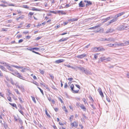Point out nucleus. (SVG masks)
Instances as JSON below:
<instances>
[{
  "mask_svg": "<svg viewBox=\"0 0 129 129\" xmlns=\"http://www.w3.org/2000/svg\"><path fill=\"white\" fill-rule=\"evenodd\" d=\"M71 90L72 92L74 93H78L79 89H77L76 88H74V86L73 84H72L70 86Z\"/></svg>",
  "mask_w": 129,
  "mask_h": 129,
  "instance_id": "obj_1",
  "label": "nucleus"
},
{
  "mask_svg": "<svg viewBox=\"0 0 129 129\" xmlns=\"http://www.w3.org/2000/svg\"><path fill=\"white\" fill-rule=\"evenodd\" d=\"M100 59L101 61H105V62H107L110 61L111 60V59L109 57L106 58V57L105 56H102L100 58Z\"/></svg>",
  "mask_w": 129,
  "mask_h": 129,
  "instance_id": "obj_2",
  "label": "nucleus"
},
{
  "mask_svg": "<svg viewBox=\"0 0 129 129\" xmlns=\"http://www.w3.org/2000/svg\"><path fill=\"white\" fill-rule=\"evenodd\" d=\"M27 49H28L29 50L33 52L34 53L36 54L40 55V54L38 52H35L34 50L37 51L39 50V48H30V49H29L27 48Z\"/></svg>",
  "mask_w": 129,
  "mask_h": 129,
  "instance_id": "obj_3",
  "label": "nucleus"
},
{
  "mask_svg": "<svg viewBox=\"0 0 129 129\" xmlns=\"http://www.w3.org/2000/svg\"><path fill=\"white\" fill-rule=\"evenodd\" d=\"M71 127H75L77 128L78 126V122L77 121H74L73 122H71L70 123Z\"/></svg>",
  "mask_w": 129,
  "mask_h": 129,
  "instance_id": "obj_4",
  "label": "nucleus"
},
{
  "mask_svg": "<svg viewBox=\"0 0 129 129\" xmlns=\"http://www.w3.org/2000/svg\"><path fill=\"white\" fill-rule=\"evenodd\" d=\"M93 50L95 52H97L101 51H104L105 50V49L103 48L95 47L93 48Z\"/></svg>",
  "mask_w": 129,
  "mask_h": 129,
  "instance_id": "obj_5",
  "label": "nucleus"
},
{
  "mask_svg": "<svg viewBox=\"0 0 129 129\" xmlns=\"http://www.w3.org/2000/svg\"><path fill=\"white\" fill-rule=\"evenodd\" d=\"M127 27L125 24L121 26L119 28V30H123L124 29H126Z\"/></svg>",
  "mask_w": 129,
  "mask_h": 129,
  "instance_id": "obj_6",
  "label": "nucleus"
},
{
  "mask_svg": "<svg viewBox=\"0 0 129 129\" xmlns=\"http://www.w3.org/2000/svg\"><path fill=\"white\" fill-rule=\"evenodd\" d=\"M86 55L85 54H82L78 55L76 57L79 59H82L84 57H86Z\"/></svg>",
  "mask_w": 129,
  "mask_h": 129,
  "instance_id": "obj_7",
  "label": "nucleus"
},
{
  "mask_svg": "<svg viewBox=\"0 0 129 129\" xmlns=\"http://www.w3.org/2000/svg\"><path fill=\"white\" fill-rule=\"evenodd\" d=\"M84 2L86 3V7L89 5H91L92 4V2L90 1H88L85 0L84 1Z\"/></svg>",
  "mask_w": 129,
  "mask_h": 129,
  "instance_id": "obj_8",
  "label": "nucleus"
},
{
  "mask_svg": "<svg viewBox=\"0 0 129 129\" xmlns=\"http://www.w3.org/2000/svg\"><path fill=\"white\" fill-rule=\"evenodd\" d=\"M17 77L19 78L20 79H22L23 80H24V77L22 76L21 74L18 73V74L16 76Z\"/></svg>",
  "mask_w": 129,
  "mask_h": 129,
  "instance_id": "obj_9",
  "label": "nucleus"
},
{
  "mask_svg": "<svg viewBox=\"0 0 129 129\" xmlns=\"http://www.w3.org/2000/svg\"><path fill=\"white\" fill-rule=\"evenodd\" d=\"M98 91L101 96L102 97H104V96L103 95V93L102 91V90L101 88H99L98 89Z\"/></svg>",
  "mask_w": 129,
  "mask_h": 129,
  "instance_id": "obj_10",
  "label": "nucleus"
},
{
  "mask_svg": "<svg viewBox=\"0 0 129 129\" xmlns=\"http://www.w3.org/2000/svg\"><path fill=\"white\" fill-rule=\"evenodd\" d=\"M79 6L80 7H84L85 4L84 3H83L82 1L80 2L79 4Z\"/></svg>",
  "mask_w": 129,
  "mask_h": 129,
  "instance_id": "obj_11",
  "label": "nucleus"
},
{
  "mask_svg": "<svg viewBox=\"0 0 129 129\" xmlns=\"http://www.w3.org/2000/svg\"><path fill=\"white\" fill-rule=\"evenodd\" d=\"M64 60L63 59H60L55 61V62L56 63H60L63 62Z\"/></svg>",
  "mask_w": 129,
  "mask_h": 129,
  "instance_id": "obj_12",
  "label": "nucleus"
},
{
  "mask_svg": "<svg viewBox=\"0 0 129 129\" xmlns=\"http://www.w3.org/2000/svg\"><path fill=\"white\" fill-rule=\"evenodd\" d=\"M68 38H62L61 39L59 40L58 41L59 42H63L65 41H67Z\"/></svg>",
  "mask_w": 129,
  "mask_h": 129,
  "instance_id": "obj_13",
  "label": "nucleus"
},
{
  "mask_svg": "<svg viewBox=\"0 0 129 129\" xmlns=\"http://www.w3.org/2000/svg\"><path fill=\"white\" fill-rule=\"evenodd\" d=\"M57 13H60L61 14L66 15V12L63 11H57Z\"/></svg>",
  "mask_w": 129,
  "mask_h": 129,
  "instance_id": "obj_14",
  "label": "nucleus"
},
{
  "mask_svg": "<svg viewBox=\"0 0 129 129\" xmlns=\"http://www.w3.org/2000/svg\"><path fill=\"white\" fill-rule=\"evenodd\" d=\"M124 13H125L124 12H121L120 13H119L118 14H117L116 15L117 17L116 18H117V17H118L122 15L123 14H124Z\"/></svg>",
  "mask_w": 129,
  "mask_h": 129,
  "instance_id": "obj_15",
  "label": "nucleus"
},
{
  "mask_svg": "<svg viewBox=\"0 0 129 129\" xmlns=\"http://www.w3.org/2000/svg\"><path fill=\"white\" fill-rule=\"evenodd\" d=\"M80 107L84 111L86 110V108L83 104H81L80 105Z\"/></svg>",
  "mask_w": 129,
  "mask_h": 129,
  "instance_id": "obj_16",
  "label": "nucleus"
},
{
  "mask_svg": "<svg viewBox=\"0 0 129 129\" xmlns=\"http://www.w3.org/2000/svg\"><path fill=\"white\" fill-rule=\"evenodd\" d=\"M117 19V18H114L113 19L111 20L110 21V22H109V23L110 24L111 23H113L115 21H116Z\"/></svg>",
  "mask_w": 129,
  "mask_h": 129,
  "instance_id": "obj_17",
  "label": "nucleus"
},
{
  "mask_svg": "<svg viewBox=\"0 0 129 129\" xmlns=\"http://www.w3.org/2000/svg\"><path fill=\"white\" fill-rule=\"evenodd\" d=\"M101 25L100 24H99L97 26H96L94 27H91L89 28H88L89 29H95L96 28H98V27H99Z\"/></svg>",
  "mask_w": 129,
  "mask_h": 129,
  "instance_id": "obj_18",
  "label": "nucleus"
},
{
  "mask_svg": "<svg viewBox=\"0 0 129 129\" xmlns=\"http://www.w3.org/2000/svg\"><path fill=\"white\" fill-rule=\"evenodd\" d=\"M74 118V116L73 115H71L70 116L69 119L70 120L71 122H72V121L73 120Z\"/></svg>",
  "mask_w": 129,
  "mask_h": 129,
  "instance_id": "obj_19",
  "label": "nucleus"
},
{
  "mask_svg": "<svg viewBox=\"0 0 129 129\" xmlns=\"http://www.w3.org/2000/svg\"><path fill=\"white\" fill-rule=\"evenodd\" d=\"M45 113L46 115L49 118H50L51 117V116L48 113L47 109H45Z\"/></svg>",
  "mask_w": 129,
  "mask_h": 129,
  "instance_id": "obj_20",
  "label": "nucleus"
},
{
  "mask_svg": "<svg viewBox=\"0 0 129 129\" xmlns=\"http://www.w3.org/2000/svg\"><path fill=\"white\" fill-rule=\"evenodd\" d=\"M78 20L77 18H73L72 19H69L68 21H77Z\"/></svg>",
  "mask_w": 129,
  "mask_h": 129,
  "instance_id": "obj_21",
  "label": "nucleus"
},
{
  "mask_svg": "<svg viewBox=\"0 0 129 129\" xmlns=\"http://www.w3.org/2000/svg\"><path fill=\"white\" fill-rule=\"evenodd\" d=\"M48 12L51 13L55 14H56L57 13V11L49 10Z\"/></svg>",
  "mask_w": 129,
  "mask_h": 129,
  "instance_id": "obj_22",
  "label": "nucleus"
},
{
  "mask_svg": "<svg viewBox=\"0 0 129 129\" xmlns=\"http://www.w3.org/2000/svg\"><path fill=\"white\" fill-rule=\"evenodd\" d=\"M12 66L13 67H14L15 68H17V69H20V68L22 69L23 68V67H20L19 66H15L14 65H13Z\"/></svg>",
  "mask_w": 129,
  "mask_h": 129,
  "instance_id": "obj_23",
  "label": "nucleus"
},
{
  "mask_svg": "<svg viewBox=\"0 0 129 129\" xmlns=\"http://www.w3.org/2000/svg\"><path fill=\"white\" fill-rule=\"evenodd\" d=\"M31 10L33 11H40L41 10H40V9H38L37 8H33L31 9Z\"/></svg>",
  "mask_w": 129,
  "mask_h": 129,
  "instance_id": "obj_24",
  "label": "nucleus"
},
{
  "mask_svg": "<svg viewBox=\"0 0 129 129\" xmlns=\"http://www.w3.org/2000/svg\"><path fill=\"white\" fill-rule=\"evenodd\" d=\"M64 110L65 112L66 113H67L68 112V110L66 109V107L65 106H64L62 108Z\"/></svg>",
  "mask_w": 129,
  "mask_h": 129,
  "instance_id": "obj_25",
  "label": "nucleus"
},
{
  "mask_svg": "<svg viewBox=\"0 0 129 129\" xmlns=\"http://www.w3.org/2000/svg\"><path fill=\"white\" fill-rule=\"evenodd\" d=\"M9 104L13 107H15V108L17 107V106H16V104L14 103L12 104V103H9Z\"/></svg>",
  "mask_w": 129,
  "mask_h": 129,
  "instance_id": "obj_26",
  "label": "nucleus"
},
{
  "mask_svg": "<svg viewBox=\"0 0 129 129\" xmlns=\"http://www.w3.org/2000/svg\"><path fill=\"white\" fill-rule=\"evenodd\" d=\"M110 19V17H109L107 18H106L104 19H103V20H104V21L103 22H105L107 21L108 20H109Z\"/></svg>",
  "mask_w": 129,
  "mask_h": 129,
  "instance_id": "obj_27",
  "label": "nucleus"
},
{
  "mask_svg": "<svg viewBox=\"0 0 129 129\" xmlns=\"http://www.w3.org/2000/svg\"><path fill=\"white\" fill-rule=\"evenodd\" d=\"M34 13L32 12H30L28 13V15L29 17H31L34 14Z\"/></svg>",
  "mask_w": 129,
  "mask_h": 129,
  "instance_id": "obj_28",
  "label": "nucleus"
},
{
  "mask_svg": "<svg viewBox=\"0 0 129 129\" xmlns=\"http://www.w3.org/2000/svg\"><path fill=\"white\" fill-rule=\"evenodd\" d=\"M24 15H22L21 16L17 18L16 19V20H18L20 19L23 18H24Z\"/></svg>",
  "mask_w": 129,
  "mask_h": 129,
  "instance_id": "obj_29",
  "label": "nucleus"
},
{
  "mask_svg": "<svg viewBox=\"0 0 129 129\" xmlns=\"http://www.w3.org/2000/svg\"><path fill=\"white\" fill-rule=\"evenodd\" d=\"M89 98L90 99V100L91 101V102L92 103H93L94 102V100L92 98V97L91 96H89Z\"/></svg>",
  "mask_w": 129,
  "mask_h": 129,
  "instance_id": "obj_30",
  "label": "nucleus"
},
{
  "mask_svg": "<svg viewBox=\"0 0 129 129\" xmlns=\"http://www.w3.org/2000/svg\"><path fill=\"white\" fill-rule=\"evenodd\" d=\"M7 98L8 100L10 102H12V100L11 97L9 96L8 97H7Z\"/></svg>",
  "mask_w": 129,
  "mask_h": 129,
  "instance_id": "obj_31",
  "label": "nucleus"
},
{
  "mask_svg": "<svg viewBox=\"0 0 129 129\" xmlns=\"http://www.w3.org/2000/svg\"><path fill=\"white\" fill-rule=\"evenodd\" d=\"M14 74H13L15 75V76L16 75L18 74V73H19L17 71H14Z\"/></svg>",
  "mask_w": 129,
  "mask_h": 129,
  "instance_id": "obj_32",
  "label": "nucleus"
},
{
  "mask_svg": "<svg viewBox=\"0 0 129 129\" xmlns=\"http://www.w3.org/2000/svg\"><path fill=\"white\" fill-rule=\"evenodd\" d=\"M39 71L40 73L42 74H43L44 73V71L43 70H41V69H39Z\"/></svg>",
  "mask_w": 129,
  "mask_h": 129,
  "instance_id": "obj_33",
  "label": "nucleus"
},
{
  "mask_svg": "<svg viewBox=\"0 0 129 129\" xmlns=\"http://www.w3.org/2000/svg\"><path fill=\"white\" fill-rule=\"evenodd\" d=\"M0 6L3 7H6L8 6L7 5H5L4 4H0Z\"/></svg>",
  "mask_w": 129,
  "mask_h": 129,
  "instance_id": "obj_34",
  "label": "nucleus"
},
{
  "mask_svg": "<svg viewBox=\"0 0 129 129\" xmlns=\"http://www.w3.org/2000/svg\"><path fill=\"white\" fill-rule=\"evenodd\" d=\"M119 43L117 42H116L115 44H114V45H115L114 47H116L117 46H119Z\"/></svg>",
  "mask_w": 129,
  "mask_h": 129,
  "instance_id": "obj_35",
  "label": "nucleus"
},
{
  "mask_svg": "<svg viewBox=\"0 0 129 129\" xmlns=\"http://www.w3.org/2000/svg\"><path fill=\"white\" fill-rule=\"evenodd\" d=\"M31 76H33V79L34 80H36L37 78L35 75H34L33 74L31 75Z\"/></svg>",
  "mask_w": 129,
  "mask_h": 129,
  "instance_id": "obj_36",
  "label": "nucleus"
},
{
  "mask_svg": "<svg viewBox=\"0 0 129 129\" xmlns=\"http://www.w3.org/2000/svg\"><path fill=\"white\" fill-rule=\"evenodd\" d=\"M31 97H32V100L35 103H36V100H35V97L34 96H32Z\"/></svg>",
  "mask_w": 129,
  "mask_h": 129,
  "instance_id": "obj_37",
  "label": "nucleus"
},
{
  "mask_svg": "<svg viewBox=\"0 0 129 129\" xmlns=\"http://www.w3.org/2000/svg\"><path fill=\"white\" fill-rule=\"evenodd\" d=\"M99 53H96L94 54V58L95 59H96L98 58V56L97 55H99Z\"/></svg>",
  "mask_w": 129,
  "mask_h": 129,
  "instance_id": "obj_38",
  "label": "nucleus"
},
{
  "mask_svg": "<svg viewBox=\"0 0 129 129\" xmlns=\"http://www.w3.org/2000/svg\"><path fill=\"white\" fill-rule=\"evenodd\" d=\"M8 6H14L15 5L14 4H8L7 5Z\"/></svg>",
  "mask_w": 129,
  "mask_h": 129,
  "instance_id": "obj_39",
  "label": "nucleus"
},
{
  "mask_svg": "<svg viewBox=\"0 0 129 129\" xmlns=\"http://www.w3.org/2000/svg\"><path fill=\"white\" fill-rule=\"evenodd\" d=\"M38 88L40 90L41 92V93H42V94L43 95H44V93H43V90L42 89H41V88H40L39 87H38Z\"/></svg>",
  "mask_w": 129,
  "mask_h": 129,
  "instance_id": "obj_40",
  "label": "nucleus"
},
{
  "mask_svg": "<svg viewBox=\"0 0 129 129\" xmlns=\"http://www.w3.org/2000/svg\"><path fill=\"white\" fill-rule=\"evenodd\" d=\"M0 68L2 70H5V69L4 67L2 66H0Z\"/></svg>",
  "mask_w": 129,
  "mask_h": 129,
  "instance_id": "obj_41",
  "label": "nucleus"
},
{
  "mask_svg": "<svg viewBox=\"0 0 129 129\" xmlns=\"http://www.w3.org/2000/svg\"><path fill=\"white\" fill-rule=\"evenodd\" d=\"M64 66H66L67 67H68V68H71V67L72 69L74 68L73 67H71L70 66V65H69V64L68 65H66V64H64Z\"/></svg>",
  "mask_w": 129,
  "mask_h": 129,
  "instance_id": "obj_42",
  "label": "nucleus"
},
{
  "mask_svg": "<svg viewBox=\"0 0 129 129\" xmlns=\"http://www.w3.org/2000/svg\"><path fill=\"white\" fill-rule=\"evenodd\" d=\"M114 45V44H108V46L110 47H112Z\"/></svg>",
  "mask_w": 129,
  "mask_h": 129,
  "instance_id": "obj_43",
  "label": "nucleus"
},
{
  "mask_svg": "<svg viewBox=\"0 0 129 129\" xmlns=\"http://www.w3.org/2000/svg\"><path fill=\"white\" fill-rule=\"evenodd\" d=\"M15 91L17 93V94H20V93H19L18 90L17 89H15Z\"/></svg>",
  "mask_w": 129,
  "mask_h": 129,
  "instance_id": "obj_44",
  "label": "nucleus"
},
{
  "mask_svg": "<svg viewBox=\"0 0 129 129\" xmlns=\"http://www.w3.org/2000/svg\"><path fill=\"white\" fill-rule=\"evenodd\" d=\"M42 38V37H39L37 38H36V39L35 40H37V41L38 40H39L41 39Z\"/></svg>",
  "mask_w": 129,
  "mask_h": 129,
  "instance_id": "obj_45",
  "label": "nucleus"
},
{
  "mask_svg": "<svg viewBox=\"0 0 129 129\" xmlns=\"http://www.w3.org/2000/svg\"><path fill=\"white\" fill-rule=\"evenodd\" d=\"M119 46H124V43H119Z\"/></svg>",
  "mask_w": 129,
  "mask_h": 129,
  "instance_id": "obj_46",
  "label": "nucleus"
},
{
  "mask_svg": "<svg viewBox=\"0 0 129 129\" xmlns=\"http://www.w3.org/2000/svg\"><path fill=\"white\" fill-rule=\"evenodd\" d=\"M84 102L85 104H86V103H87V102L86 101V100L85 98H83L82 100Z\"/></svg>",
  "mask_w": 129,
  "mask_h": 129,
  "instance_id": "obj_47",
  "label": "nucleus"
},
{
  "mask_svg": "<svg viewBox=\"0 0 129 129\" xmlns=\"http://www.w3.org/2000/svg\"><path fill=\"white\" fill-rule=\"evenodd\" d=\"M22 37V35H18L17 36V38L18 39H19L21 37Z\"/></svg>",
  "mask_w": 129,
  "mask_h": 129,
  "instance_id": "obj_48",
  "label": "nucleus"
},
{
  "mask_svg": "<svg viewBox=\"0 0 129 129\" xmlns=\"http://www.w3.org/2000/svg\"><path fill=\"white\" fill-rule=\"evenodd\" d=\"M68 85L67 83H65L64 87L65 88H66L68 87Z\"/></svg>",
  "mask_w": 129,
  "mask_h": 129,
  "instance_id": "obj_49",
  "label": "nucleus"
},
{
  "mask_svg": "<svg viewBox=\"0 0 129 129\" xmlns=\"http://www.w3.org/2000/svg\"><path fill=\"white\" fill-rule=\"evenodd\" d=\"M33 83L37 85H38L39 84L36 81H34Z\"/></svg>",
  "mask_w": 129,
  "mask_h": 129,
  "instance_id": "obj_50",
  "label": "nucleus"
},
{
  "mask_svg": "<svg viewBox=\"0 0 129 129\" xmlns=\"http://www.w3.org/2000/svg\"><path fill=\"white\" fill-rule=\"evenodd\" d=\"M23 41V40L22 39L18 41V43H20L22 42Z\"/></svg>",
  "mask_w": 129,
  "mask_h": 129,
  "instance_id": "obj_51",
  "label": "nucleus"
},
{
  "mask_svg": "<svg viewBox=\"0 0 129 129\" xmlns=\"http://www.w3.org/2000/svg\"><path fill=\"white\" fill-rule=\"evenodd\" d=\"M76 86L79 89H80V87L79 85L78 84H76Z\"/></svg>",
  "mask_w": 129,
  "mask_h": 129,
  "instance_id": "obj_52",
  "label": "nucleus"
},
{
  "mask_svg": "<svg viewBox=\"0 0 129 129\" xmlns=\"http://www.w3.org/2000/svg\"><path fill=\"white\" fill-rule=\"evenodd\" d=\"M2 2L4 3V4L7 5L8 4L6 2L2 1Z\"/></svg>",
  "mask_w": 129,
  "mask_h": 129,
  "instance_id": "obj_53",
  "label": "nucleus"
},
{
  "mask_svg": "<svg viewBox=\"0 0 129 129\" xmlns=\"http://www.w3.org/2000/svg\"><path fill=\"white\" fill-rule=\"evenodd\" d=\"M73 80V78H68V80H69L70 81H71Z\"/></svg>",
  "mask_w": 129,
  "mask_h": 129,
  "instance_id": "obj_54",
  "label": "nucleus"
},
{
  "mask_svg": "<svg viewBox=\"0 0 129 129\" xmlns=\"http://www.w3.org/2000/svg\"><path fill=\"white\" fill-rule=\"evenodd\" d=\"M50 76L51 77V79H54V77L52 75H50Z\"/></svg>",
  "mask_w": 129,
  "mask_h": 129,
  "instance_id": "obj_55",
  "label": "nucleus"
},
{
  "mask_svg": "<svg viewBox=\"0 0 129 129\" xmlns=\"http://www.w3.org/2000/svg\"><path fill=\"white\" fill-rule=\"evenodd\" d=\"M4 94H2V93H1L0 92V96L3 97H4Z\"/></svg>",
  "mask_w": 129,
  "mask_h": 129,
  "instance_id": "obj_56",
  "label": "nucleus"
},
{
  "mask_svg": "<svg viewBox=\"0 0 129 129\" xmlns=\"http://www.w3.org/2000/svg\"><path fill=\"white\" fill-rule=\"evenodd\" d=\"M7 28L5 29L4 28H3L2 29V31H7Z\"/></svg>",
  "mask_w": 129,
  "mask_h": 129,
  "instance_id": "obj_57",
  "label": "nucleus"
},
{
  "mask_svg": "<svg viewBox=\"0 0 129 129\" xmlns=\"http://www.w3.org/2000/svg\"><path fill=\"white\" fill-rule=\"evenodd\" d=\"M80 103L78 102L76 103V105L77 106L79 107L80 105Z\"/></svg>",
  "mask_w": 129,
  "mask_h": 129,
  "instance_id": "obj_58",
  "label": "nucleus"
},
{
  "mask_svg": "<svg viewBox=\"0 0 129 129\" xmlns=\"http://www.w3.org/2000/svg\"><path fill=\"white\" fill-rule=\"evenodd\" d=\"M8 69L9 70H10V71H13V70L12 69H11V67L10 66H8Z\"/></svg>",
  "mask_w": 129,
  "mask_h": 129,
  "instance_id": "obj_59",
  "label": "nucleus"
},
{
  "mask_svg": "<svg viewBox=\"0 0 129 129\" xmlns=\"http://www.w3.org/2000/svg\"><path fill=\"white\" fill-rule=\"evenodd\" d=\"M59 123L61 125H64V124L62 122H59Z\"/></svg>",
  "mask_w": 129,
  "mask_h": 129,
  "instance_id": "obj_60",
  "label": "nucleus"
},
{
  "mask_svg": "<svg viewBox=\"0 0 129 129\" xmlns=\"http://www.w3.org/2000/svg\"><path fill=\"white\" fill-rule=\"evenodd\" d=\"M79 126L82 129L83 128V126L81 124H79Z\"/></svg>",
  "mask_w": 129,
  "mask_h": 129,
  "instance_id": "obj_61",
  "label": "nucleus"
},
{
  "mask_svg": "<svg viewBox=\"0 0 129 129\" xmlns=\"http://www.w3.org/2000/svg\"><path fill=\"white\" fill-rule=\"evenodd\" d=\"M52 103L53 104H54L55 103V102L54 100H52L51 101Z\"/></svg>",
  "mask_w": 129,
  "mask_h": 129,
  "instance_id": "obj_62",
  "label": "nucleus"
},
{
  "mask_svg": "<svg viewBox=\"0 0 129 129\" xmlns=\"http://www.w3.org/2000/svg\"><path fill=\"white\" fill-rule=\"evenodd\" d=\"M31 26V24L30 23L28 24L27 26H26V27L28 28L29 27Z\"/></svg>",
  "mask_w": 129,
  "mask_h": 129,
  "instance_id": "obj_63",
  "label": "nucleus"
},
{
  "mask_svg": "<svg viewBox=\"0 0 129 129\" xmlns=\"http://www.w3.org/2000/svg\"><path fill=\"white\" fill-rule=\"evenodd\" d=\"M53 127L54 129H57V128L56 127L55 125H53Z\"/></svg>",
  "mask_w": 129,
  "mask_h": 129,
  "instance_id": "obj_64",
  "label": "nucleus"
}]
</instances>
